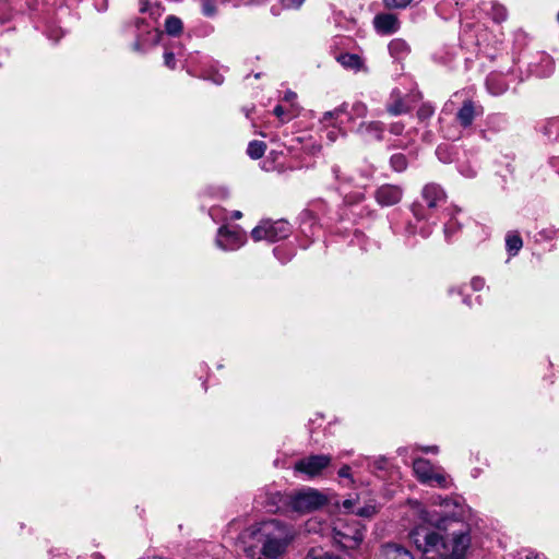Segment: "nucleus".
<instances>
[{"instance_id":"obj_10","label":"nucleus","mask_w":559,"mask_h":559,"mask_svg":"<svg viewBox=\"0 0 559 559\" xmlns=\"http://www.w3.org/2000/svg\"><path fill=\"white\" fill-rule=\"evenodd\" d=\"M333 538L342 547L353 549L359 546L364 535L359 528H352L338 522L333 528Z\"/></svg>"},{"instance_id":"obj_32","label":"nucleus","mask_w":559,"mask_h":559,"mask_svg":"<svg viewBox=\"0 0 559 559\" xmlns=\"http://www.w3.org/2000/svg\"><path fill=\"white\" fill-rule=\"evenodd\" d=\"M273 112L278 119H281L282 122H287L295 116V115H287L284 107L281 105L275 106Z\"/></svg>"},{"instance_id":"obj_15","label":"nucleus","mask_w":559,"mask_h":559,"mask_svg":"<svg viewBox=\"0 0 559 559\" xmlns=\"http://www.w3.org/2000/svg\"><path fill=\"white\" fill-rule=\"evenodd\" d=\"M487 91L493 96H500L509 88V83L506 80L503 72H491L486 79Z\"/></svg>"},{"instance_id":"obj_34","label":"nucleus","mask_w":559,"mask_h":559,"mask_svg":"<svg viewBox=\"0 0 559 559\" xmlns=\"http://www.w3.org/2000/svg\"><path fill=\"white\" fill-rule=\"evenodd\" d=\"M411 1L412 0H384V3L388 8L404 9Z\"/></svg>"},{"instance_id":"obj_2","label":"nucleus","mask_w":559,"mask_h":559,"mask_svg":"<svg viewBox=\"0 0 559 559\" xmlns=\"http://www.w3.org/2000/svg\"><path fill=\"white\" fill-rule=\"evenodd\" d=\"M295 536L290 524L276 519L255 523L241 533L245 542L253 540L260 546V554L265 559H281Z\"/></svg>"},{"instance_id":"obj_36","label":"nucleus","mask_w":559,"mask_h":559,"mask_svg":"<svg viewBox=\"0 0 559 559\" xmlns=\"http://www.w3.org/2000/svg\"><path fill=\"white\" fill-rule=\"evenodd\" d=\"M305 559H342L338 556L331 555L329 552L318 554L311 550Z\"/></svg>"},{"instance_id":"obj_41","label":"nucleus","mask_w":559,"mask_h":559,"mask_svg":"<svg viewBox=\"0 0 559 559\" xmlns=\"http://www.w3.org/2000/svg\"><path fill=\"white\" fill-rule=\"evenodd\" d=\"M471 285L473 287L474 290H480L484 285H485V281L480 277H474L472 281H471Z\"/></svg>"},{"instance_id":"obj_46","label":"nucleus","mask_w":559,"mask_h":559,"mask_svg":"<svg viewBox=\"0 0 559 559\" xmlns=\"http://www.w3.org/2000/svg\"><path fill=\"white\" fill-rule=\"evenodd\" d=\"M526 559H545V558L539 555H528Z\"/></svg>"},{"instance_id":"obj_18","label":"nucleus","mask_w":559,"mask_h":559,"mask_svg":"<svg viewBox=\"0 0 559 559\" xmlns=\"http://www.w3.org/2000/svg\"><path fill=\"white\" fill-rule=\"evenodd\" d=\"M357 132L361 134L366 140L374 139L380 141L382 139L383 132L382 123L379 121H372L368 123L364 122L358 127Z\"/></svg>"},{"instance_id":"obj_3","label":"nucleus","mask_w":559,"mask_h":559,"mask_svg":"<svg viewBox=\"0 0 559 559\" xmlns=\"http://www.w3.org/2000/svg\"><path fill=\"white\" fill-rule=\"evenodd\" d=\"M139 11L142 14H148V20L136 19V39L132 48L136 52H144L148 47L158 44L162 32L156 27V23L164 13V8L157 2L148 0H139Z\"/></svg>"},{"instance_id":"obj_28","label":"nucleus","mask_w":559,"mask_h":559,"mask_svg":"<svg viewBox=\"0 0 559 559\" xmlns=\"http://www.w3.org/2000/svg\"><path fill=\"white\" fill-rule=\"evenodd\" d=\"M377 512V507L373 504H367L362 508L356 509V511H353L354 514L367 519L372 518Z\"/></svg>"},{"instance_id":"obj_7","label":"nucleus","mask_w":559,"mask_h":559,"mask_svg":"<svg viewBox=\"0 0 559 559\" xmlns=\"http://www.w3.org/2000/svg\"><path fill=\"white\" fill-rule=\"evenodd\" d=\"M247 241V235L238 226L229 228L219 227L216 237V246L225 251H234L241 248Z\"/></svg>"},{"instance_id":"obj_33","label":"nucleus","mask_w":559,"mask_h":559,"mask_svg":"<svg viewBox=\"0 0 559 559\" xmlns=\"http://www.w3.org/2000/svg\"><path fill=\"white\" fill-rule=\"evenodd\" d=\"M352 114L356 117H365L367 114V106L364 103L357 102L352 106Z\"/></svg>"},{"instance_id":"obj_31","label":"nucleus","mask_w":559,"mask_h":559,"mask_svg":"<svg viewBox=\"0 0 559 559\" xmlns=\"http://www.w3.org/2000/svg\"><path fill=\"white\" fill-rule=\"evenodd\" d=\"M11 17V9L7 1L0 0V22H7Z\"/></svg>"},{"instance_id":"obj_19","label":"nucleus","mask_w":559,"mask_h":559,"mask_svg":"<svg viewBox=\"0 0 559 559\" xmlns=\"http://www.w3.org/2000/svg\"><path fill=\"white\" fill-rule=\"evenodd\" d=\"M336 60L345 69L359 71L364 68L362 59L356 53H341L336 57Z\"/></svg>"},{"instance_id":"obj_12","label":"nucleus","mask_w":559,"mask_h":559,"mask_svg":"<svg viewBox=\"0 0 559 559\" xmlns=\"http://www.w3.org/2000/svg\"><path fill=\"white\" fill-rule=\"evenodd\" d=\"M373 26L378 34L390 35L399 31L400 21L395 14L380 13L374 16Z\"/></svg>"},{"instance_id":"obj_48","label":"nucleus","mask_w":559,"mask_h":559,"mask_svg":"<svg viewBox=\"0 0 559 559\" xmlns=\"http://www.w3.org/2000/svg\"><path fill=\"white\" fill-rule=\"evenodd\" d=\"M266 0H249L248 2L254 3V4H262L265 3Z\"/></svg>"},{"instance_id":"obj_14","label":"nucleus","mask_w":559,"mask_h":559,"mask_svg":"<svg viewBox=\"0 0 559 559\" xmlns=\"http://www.w3.org/2000/svg\"><path fill=\"white\" fill-rule=\"evenodd\" d=\"M377 559H415L409 550L397 544H384L377 554Z\"/></svg>"},{"instance_id":"obj_22","label":"nucleus","mask_w":559,"mask_h":559,"mask_svg":"<svg viewBox=\"0 0 559 559\" xmlns=\"http://www.w3.org/2000/svg\"><path fill=\"white\" fill-rule=\"evenodd\" d=\"M542 131L550 141H559V117L548 119Z\"/></svg>"},{"instance_id":"obj_16","label":"nucleus","mask_w":559,"mask_h":559,"mask_svg":"<svg viewBox=\"0 0 559 559\" xmlns=\"http://www.w3.org/2000/svg\"><path fill=\"white\" fill-rule=\"evenodd\" d=\"M555 69L552 58L547 53H540L538 56V61L530 63V70L532 73L539 78L549 76Z\"/></svg>"},{"instance_id":"obj_1","label":"nucleus","mask_w":559,"mask_h":559,"mask_svg":"<svg viewBox=\"0 0 559 559\" xmlns=\"http://www.w3.org/2000/svg\"><path fill=\"white\" fill-rule=\"evenodd\" d=\"M435 503L445 509L453 506L455 511L452 513L439 512L435 509L421 511V520L440 531H444L452 536L451 551L442 559H465L466 550L471 545L469 527L463 520V508L450 499L437 497Z\"/></svg>"},{"instance_id":"obj_17","label":"nucleus","mask_w":559,"mask_h":559,"mask_svg":"<svg viewBox=\"0 0 559 559\" xmlns=\"http://www.w3.org/2000/svg\"><path fill=\"white\" fill-rule=\"evenodd\" d=\"M423 198L429 207H436L445 201L447 195L440 186L430 183L424 187Z\"/></svg>"},{"instance_id":"obj_45","label":"nucleus","mask_w":559,"mask_h":559,"mask_svg":"<svg viewBox=\"0 0 559 559\" xmlns=\"http://www.w3.org/2000/svg\"><path fill=\"white\" fill-rule=\"evenodd\" d=\"M423 451L424 452H438V447H427V448H423Z\"/></svg>"},{"instance_id":"obj_21","label":"nucleus","mask_w":559,"mask_h":559,"mask_svg":"<svg viewBox=\"0 0 559 559\" xmlns=\"http://www.w3.org/2000/svg\"><path fill=\"white\" fill-rule=\"evenodd\" d=\"M388 48H389L391 56H393L395 58H402L405 55H407L409 51V47H408L407 43L401 38H395V39L391 40Z\"/></svg>"},{"instance_id":"obj_9","label":"nucleus","mask_w":559,"mask_h":559,"mask_svg":"<svg viewBox=\"0 0 559 559\" xmlns=\"http://www.w3.org/2000/svg\"><path fill=\"white\" fill-rule=\"evenodd\" d=\"M332 457L330 455H310L308 457L297 461L295 464V471L306 474L309 477H316L320 475L321 472L330 465Z\"/></svg>"},{"instance_id":"obj_51","label":"nucleus","mask_w":559,"mask_h":559,"mask_svg":"<svg viewBox=\"0 0 559 559\" xmlns=\"http://www.w3.org/2000/svg\"><path fill=\"white\" fill-rule=\"evenodd\" d=\"M328 136H329V139H330L331 141H334V132H333V131H330V132L328 133Z\"/></svg>"},{"instance_id":"obj_20","label":"nucleus","mask_w":559,"mask_h":559,"mask_svg":"<svg viewBox=\"0 0 559 559\" xmlns=\"http://www.w3.org/2000/svg\"><path fill=\"white\" fill-rule=\"evenodd\" d=\"M365 461L367 462V467L372 473H376L378 471H386L389 467V460L383 455H379L372 459L365 457L364 460H358L357 462H355V465L364 466Z\"/></svg>"},{"instance_id":"obj_30","label":"nucleus","mask_w":559,"mask_h":559,"mask_svg":"<svg viewBox=\"0 0 559 559\" xmlns=\"http://www.w3.org/2000/svg\"><path fill=\"white\" fill-rule=\"evenodd\" d=\"M406 110H407V108L405 107L403 100L400 98L396 99L392 105L388 106V111L394 116L406 112Z\"/></svg>"},{"instance_id":"obj_25","label":"nucleus","mask_w":559,"mask_h":559,"mask_svg":"<svg viewBox=\"0 0 559 559\" xmlns=\"http://www.w3.org/2000/svg\"><path fill=\"white\" fill-rule=\"evenodd\" d=\"M265 150L266 144L264 142L254 140L248 144L247 153L251 158L259 159L264 155Z\"/></svg>"},{"instance_id":"obj_35","label":"nucleus","mask_w":559,"mask_h":559,"mask_svg":"<svg viewBox=\"0 0 559 559\" xmlns=\"http://www.w3.org/2000/svg\"><path fill=\"white\" fill-rule=\"evenodd\" d=\"M432 114L433 108L430 105H423L417 111V116L420 120L430 118Z\"/></svg>"},{"instance_id":"obj_50","label":"nucleus","mask_w":559,"mask_h":559,"mask_svg":"<svg viewBox=\"0 0 559 559\" xmlns=\"http://www.w3.org/2000/svg\"><path fill=\"white\" fill-rule=\"evenodd\" d=\"M443 150H444V148H443L442 146H438V148H437V151H436V153H437V155L439 156V158H440V159H442V158H441V154H442Z\"/></svg>"},{"instance_id":"obj_24","label":"nucleus","mask_w":559,"mask_h":559,"mask_svg":"<svg viewBox=\"0 0 559 559\" xmlns=\"http://www.w3.org/2000/svg\"><path fill=\"white\" fill-rule=\"evenodd\" d=\"M507 250L511 255L518 254L523 247L522 238L516 233H509L506 238Z\"/></svg>"},{"instance_id":"obj_26","label":"nucleus","mask_w":559,"mask_h":559,"mask_svg":"<svg viewBox=\"0 0 559 559\" xmlns=\"http://www.w3.org/2000/svg\"><path fill=\"white\" fill-rule=\"evenodd\" d=\"M391 168L395 173L405 171L408 165L407 157L402 153L393 154L390 158Z\"/></svg>"},{"instance_id":"obj_44","label":"nucleus","mask_w":559,"mask_h":559,"mask_svg":"<svg viewBox=\"0 0 559 559\" xmlns=\"http://www.w3.org/2000/svg\"><path fill=\"white\" fill-rule=\"evenodd\" d=\"M230 217L233 219H240L242 217V213L240 211H234Z\"/></svg>"},{"instance_id":"obj_49","label":"nucleus","mask_w":559,"mask_h":559,"mask_svg":"<svg viewBox=\"0 0 559 559\" xmlns=\"http://www.w3.org/2000/svg\"><path fill=\"white\" fill-rule=\"evenodd\" d=\"M296 97V94L293 93V92H288L286 95H285V99H290V98H294Z\"/></svg>"},{"instance_id":"obj_47","label":"nucleus","mask_w":559,"mask_h":559,"mask_svg":"<svg viewBox=\"0 0 559 559\" xmlns=\"http://www.w3.org/2000/svg\"><path fill=\"white\" fill-rule=\"evenodd\" d=\"M48 37H49V38H51V39H53L55 41H57V40L60 38V35H59V34H57V35H52V33H49V34H48Z\"/></svg>"},{"instance_id":"obj_8","label":"nucleus","mask_w":559,"mask_h":559,"mask_svg":"<svg viewBox=\"0 0 559 559\" xmlns=\"http://www.w3.org/2000/svg\"><path fill=\"white\" fill-rule=\"evenodd\" d=\"M409 537L417 549L423 552L432 551L438 547L441 540V537L437 532L431 531L429 527L424 525L415 527L411 532Z\"/></svg>"},{"instance_id":"obj_38","label":"nucleus","mask_w":559,"mask_h":559,"mask_svg":"<svg viewBox=\"0 0 559 559\" xmlns=\"http://www.w3.org/2000/svg\"><path fill=\"white\" fill-rule=\"evenodd\" d=\"M164 64L169 69H175L176 61H175V55L171 51H165L164 53Z\"/></svg>"},{"instance_id":"obj_37","label":"nucleus","mask_w":559,"mask_h":559,"mask_svg":"<svg viewBox=\"0 0 559 559\" xmlns=\"http://www.w3.org/2000/svg\"><path fill=\"white\" fill-rule=\"evenodd\" d=\"M345 109H346V105L344 104V105L335 108L334 110L326 111L323 116V121H325L328 119L340 117L343 112H345Z\"/></svg>"},{"instance_id":"obj_39","label":"nucleus","mask_w":559,"mask_h":559,"mask_svg":"<svg viewBox=\"0 0 559 559\" xmlns=\"http://www.w3.org/2000/svg\"><path fill=\"white\" fill-rule=\"evenodd\" d=\"M282 4L286 9H298L305 2V0H281Z\"/></svg>"},{"instance_id":"obj_11","label":"nucleus","mask_w":559,"mask_h":559,"mask_svg":"<svg viewBox=\"0 0 559 559\" xmlns=\"http://www.w3.org/2000/svg\"><path fill=\"white\" fill-rule=\"evenodd\" d=\"M480 115H483V107L471 99H466L456 112V120L463 128H468L473 124L474 119Z\"/></svg>"},{"instance_id":"obj_40","label":"nucleus","mask_w":559,"mask_h":559,"mask_svg":"<svg viewBox=\"0 0 559 559\" xmlns=\"http://www.w3.org/2000/svg\"><path fill=\"white\" fill-rule=\"evenodd\" d=\"M338 476L340 477H344V478H348L352 483H354V479H353L352 474H350V466L347 465V464L343 465L338 469Z\"/></svg>"},{"instance_id":"obj_43","label":"nucleus","mask_w":559,"mask_h":559,"mask_svg":"<svg viewBox=\"0 0 559 559\" xmlns=\"http://www.w3.org/2000/svg\"><path fill=\"white\" fill-rule=\"evenodd\" d=\"M403 131V126L400 124V123H394L391 126V132L394 133V134H401Z\"/></svg>"},{"instance_id":"obj_13","label":"nucleus","mask_w":559,"mask_h":559,"mask_svg":"<svg viewBox=\"0 0 559 559\" xmlns=\"http://www.w3.org/2000/svg\"><path fill=\"white\" fill-rule=\"evenodd\" d=\"M402 195V188L395 185H384L376 192L377 201L384 206L397 204L401 201Z\"/></svg>"},{"instance_id":"obj_23","label":"nucleus","mask_w":559,"mask_h":559,"mask_svg":"<svg viewBox=\"0 0 559 559\" xmlns=\"http://www.w3.org/2000/svg\"><path fill=\"white\" fill-rule=\"evenodd\" d=\"M183 28L182 21L176 15H169L165 21V31L170 36H178Z\"/></svg>"},{"instance_id":"obj_27","label":"nucleus","mask_w":559,"mask_h":559,"mask_svg":"<svg viewBox=\"0 0 559 559\" xmlns=\"http://www.w3.org/2000/svg\"><path fill=\"white\" fill-rule=\"evenodd\" d=\"M201 11L203 15L213 17L217 13L216 0H200Z\"/></svg>"},{"instance_id":"obj_42","label":"nucleus","mask_w":559,"mask_h":559,"mask_svg":"<svg viewBox=\"0 0 559 559\" xmlns=\"http://www.w3.org/2000/svg\"><path fill=\"white\" fill-rule=\"evenodd\" d=\"M354 506H355V501L352 500V499H346L343 501L342 503V507L347 511V512H350L353 513V511H356V509H354Z\"/></svg>"},{"instance_id":"obj_6","label":"nucleus","mask_w":559,"mask_h":559,"mask_svg":"<svg viewBox=\"0 0 559 559\" xmlns=\"http://www.w3.org/2000/svg\"><path fill=\"white\" fill-rule=\"evenodd\" d=\"M328 502L325 495L313 488H306L296 492L290 499L293 510L297 512H311Z\"/></svg>"},{"instance_id":"obj_29","label":"nucleus","mask_w":559,"mask_h":559,"mask_svg":"<svg viewBox=\"0 0 559 559\" xmlns=\"http://www.w3.org/2000/svg\"><path fill=\"white\" fill-rule=\"evenodd\" d=\"M492 19L496 22L504 21L507 17V10L500 4H491Z\"/></svg>"},{"instance_id":"obj_4","label":"nucleus","mask_w":559,"mask_h":559,"mask_svg":"<svg viewBox=\"0 0 559 559\" xmlns=\"http://www.w3.org/2000/svg\"><path fill=\"white\" fill-rule=\"evenodd\" d=\"M413 471L421 484L436 485L440 488H449L452 484L451 478L440 467H435L426 459H416L413 462Z\"/></svg>"},{"instance_id":"obj_5","label":"nucleus","mask_w":559,"mask_h":559,"mask_svg":"<svg viewBox=\"0 0 559 559\" xmlns=\"http://www.w3.org/2000/svg\"><path fill=\"white\" fill-rule=\"evenodd\" d=\"M292 231L290 224L285 219L278 221H262L251 231V237L254 241L267 240L270 242H276L285 239Z\"/></svg>"}]
</instances>
